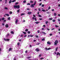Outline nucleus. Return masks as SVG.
Here are the masks:
<instances>
[{
    "label": "nucleus",
    "mask_w": 60,
    "mask_h": 60,
    "mask_svg": "<svg viewBox=\"0 0 60 60\" xmlns=\"http://www.w3.org/2000/svg\"><path fill=\"white\" fill-rule=\"evenodd\" d=\"M32 58V57L31 56L28 57H27L28 59H29V58Z\"/></svg>",
    "instance_id": "obj_18"
},
{
    "label": "nucleus",
    "mask_w": 60,
    "mask_h": 60,
    "mask_svg": "<svg viewBox=\"0 0 60 60\" xmlns=\"http://www.w3.org/2000/svg\"><path fill=\"white\" fill-rule=\"evenodd\" d=\"M25 14V13H22V14L21 15V16H23V15H24Z\"/></svg>",
    "instance_id": "obj_14"
},
{
    "label": "nucleus",
    "mask_w": 60,
    "mask_h": 60,
    "mask_svg": "<svg viewBox=\"0 0 60 60\" xmlns=\"http://www.w3.org/2000/svg\"><path fill=\"white\" fill-rule=\"evenodd\" d=\"M4 40L5 41H6L7 40V39H6L5 38H4Z\"/></svg>",
    "instance_id": "obj_57"
},
{
    "label": "nucleus",
    "mask_w": 60,
    "mask_h": 60,
    "mask_svg": "<svg viewBox=\"0 0 60 60\" xmlns=\"http://www.w3.org/2000/svg\"><path fill=\"white\" fill-rule=\"evenodd\" d=\"M42 34H46L44 32H42Z\"/></svg>",
    "instance_id": "obj_15"
},
{
    "label": "nucleus",
    "mask_w": 60,
    "mask_h": 60,
    "mask_svg": "<svg viewBox=\"0 0 60 60\" xmlns=\"http://www.w3.org/2000/svg\"><path fill=\"white\" fill-rule=\"evenodd\" d=\"M49 20H52V18H49Z\"/></svg>",
    "instance_id": "obj_26"
},
{
    "label": "nucleus",
    "mask_w": 60,
    "mask_h": 60,
    "mask_svg": "<svg viewBox=\"0 0 60 60\" xmlns=\"http://www.w3.org/2000/svg\"><path fill=\"white\" fill-rule=\"evenodd\" d=\"M59 52H57V55H59Z\"/></svg>",
    "instance_id": "obj_32"
},
{
    "label": "nucleus",
    "mask_w": 60,
    "mask_h": 60,
    "mask_svg": "<svg viewBox=\"0 0 60 60\" xmlns=\"http://www.w3.org/2000/svg\"><path fill=\"white\" fill-rule=\"evenodd\" d=\"M25 53H27V50H26L25 52Z\"/></svg>",
    "instance_id": "obj_62"
},
{
    "label": "nucleus",
    "mask_w": 60,
    "mask_h": 60,
    "mask_svg": "<svg viewBox=\"0 0 60 60\" xmlns=\"http://www.w3.org/2000/svg\"><path fill=\"white\" fill-rule=\"evenodd\" d=\"M48 23H49V22H48V21H46L45 22V23L46 24H48Z\"/></svg>",
    "instance_id": "obj_25"
},
{
    "label": "nucleus",
    "mask_w": 60,
    "mask_h": 60,
    "mask_svg": "<svg viewBox=\"0 0 60 60\" xmlns=\"http://www.w3.org/2000/svg\"><path fill=\"white\" fill-rule=\"evenodd\" d=\"M50 36H52V34H50Z\"/></svg>",
    "instance_id": "obj_58"
},
{
    "label": "nucleus",
    "mask_w": 60,
    "mask_h": 60,
    "mask_svg": "<svg viewBox=\"0 0 60 60\" xmlns=\"http://www.w3.org/2000/svg\"><path fill=\"white\" fill-rule=\"evenodd\" d=\"M33 16L34 17H36V16L35 15H33Z\"/></svg>",
    "instance_id": "obj_47"
},
{
    "label": "nucleus",
    "mask_w": 60,
    "mask_h": 60,
    "mask_svg": "<svg viewBox=\"0 0 60 60\" xmlns=\"http://www.w3.org/2000/svg\"><path fill=\"white\" fill-rule=\"evenodd\" d=\"M5 26L6 28H7L9 27V25H8V24H7L5 25Z\"/></svg>",
    "instance_id": "obj_6"
},
{
    "label": "nucleus",
    "mask_w": 60,
    "mask_h": 60,
    "mask_svg": "<svg viewBox=\"0 0 60 60\" xmlns=\"http://www.w3.org/2000/svg\"><path fill=\"white\" fill-rule=\"evenodd\" d=\"M7 41H10V39H7Z\"/></svg>",
    "instance_id": "obj_45"
},
{
    "label": "nucleus",
    "mask_w": 60,
    "mask_h": 60,
    "mask_svg": "<svg viewBox=\"0 0 60 60\" xmlns=\"http://www.w3.org/2000/svg\"><path fill=\"white\" fill-rule=\"evenodd\" d=\"M39 19L40 20H42V19H41V18H40Z\"/></svg>",
    "instance_id": "obj_63"
},
{
    "label": "nucleus",
    "mask_w": 60,
    "mask_h": 60,
    "mask_svg": "<svg viewBox=\"0 0 60 60\" xmlns=\"http://www.w3.org/2000/svg\"><path fill=\"white\" fill-rule=\"evenodd\" d=\"M11 49H11V48H9V51H10V50H11Z\"/></svg>",
    "instance_id": "obj_17"
},
{
    "label": "nucleus",
    "mask_w": 60,
    "mask_h": 60,
    "mask_svg": "<svg viewBox=\"0 0 60 60\" xmlns=\"http://www.w3.org/2000/svg\"><path fill=\"white\" fill-rule=\"evenodd\" d=\"M35 51H36L37 52H39V51H40V50L39 49V48H37L36 49Z\"/></svg>",
    "instance_id": "obj_3"
},
{
    "label": "nucleus",
    "mask_w": 60,
    "mask_h": 60,
    "mask_svg": "<svg viewBox=\"0 0 60 60\" xmlns=\"http://www.w3.org/2000/svg\"><path fill=\"white\" fill-rule=\"evenodd\" d=\"M54 16H56V13H55L54 14Z\"/></svg>",
    "instance_id": "obj_31"
},
{
    "label": "nucleus",
    "mask_w": 60,
    "mask_h": 60,
    "mask_svg": "<svg viewBox=\"0 0 60 60\" xmlns=\"http://www.w3.org/2000/svg\"><path fill=\"white\" fill-rule=\"evenodd\" d=\"M42 4V3H40L39 4V5L40 6H41V4Z\"/></svg>",
    "instance_id": "obj_55"
},
{
    "label": "nucleus",
    "mask_w": 60,
    "mask_h": 60,
    "mask_svg": "<svg viewBox=\"0 0 60 60\" xmlns=\"http://www.w3.org/2000/svg\"><path fill=\"white\" fill-rule=\"evenodd\" d=\"M26 35H25L24 36V37H26Z\"/></svg>",
    "instance_id": "obj_64"
},
{
    "label": "nucleus",
    "mask_w": 60,
    "mask_h": 60,
    "mask_svg": "<svg viewBox=\"0 0 60 60\" xmlns=\"http://www.w3.org/2000/svg\"><path fill=\"white\" fill-rule=\"evenodd\" d=\"M45 49L46 50H48V49H47V48H45Z\"/></svg>",
    "instance_id": "obj_61"
},
{
    "label": "nucleus",
    "mask_w": 60,
    "mask_h": 60,
    "mask_svg": "<svg viewBox=\"0 0 60 60\" xmlns=\"http://www.w3.org/2000/svg\"><path fill=\"white\" fill-rule=\"evenodd\" d=\"M28 34H30V31H28Z\"/></svg>",
    "instance_id": "obj_50"
},
{
    "label": "nucleus",
    "mask_w": 60,
    "mask_h": 60,
    "mask_svg": "<svg viewBox=\"0 0 60 60\" xmlns=\"http://www.w3.org/2000/svg\"><path fill=\"white\" fill-rule=\"evenodd\" d=\"M30 36L31 37H33V36H34V35H30Z\"/></svg>",
    "instance_id": "obj_27"
},
{
    "label": "nucleus",
    "mask_w": 60,
    "mask_h": 60,
    "mask_svg": "<svg viewBox=\"0 0 60 60\" xmlns=\"http://www.w3.org/2000/svg\"><path fill=\"white\" fill-rule=\"evenodd\" d=\"M36 2L35 1L34 3V4H33L34 5H35V4H36Z\"/></svg>",
    "instance_id": "obj_30"
},
{
    "label": "nucleus",
    "mask_w": 60,
    "mask_h": 60,
    "mask_svg": "<svg viewBox=\"0 0 60 60\" xmlns=\"http://www.w3.org/2000/svg\"><path fill=\"white\" fill-rule=\"evenodd\" d=\"M33 2L32 1H30V3H33Z\"/></svg>",
    "instance_id": "obj_28"
},
{
    "label": "nucleus",
    "mask_w": 60,
    "mask_h": 60,
    "mask_svg": "<svg viewBox=\"0 0 60 60\" xmlns=\"http://www.w3.org/2000/svg\"><path fill=\"white\" fill-rule=\"evenodd\" d=\"M26 2V0H24L23 2V3H25Z\"/></svg>",
    "instance_id": "obj_20"
},
{
    "label": "nucleus",
    "mask_w": 60,
    "mask_h": 60,
    "mask_svg": "<svg viewBox=\"0 0 60 60\" xmlns=\"http://www.w3.org/2000/svg\"><path fill=\"white\" fill-rule=\"evenodd\" d=\"M16 2V0H13L12 1V3H13V2Z\"/></svg>",
    "instance_id": "obj_36"
},
{
    "label": "nucleus",
    "mask_w": 60,
    "mask_h": 60,
    "mask_svg": "<svg viewBox=\"0 0 60 60\" xmlns=\"http://www.w3.org/2000/svg\"><path fill=\"white\" fill-rule=\"evenodd\" d=\"M9 13L11 14L12 13V12L11 11H10V12Z\"/></svg>",
    "instance_id": "obj_29"
},
{
    "label": "nucleus",
    "mask_w": 60,
    "mask_h": 60,
    "mask_svg": "<svg viewBox=\"0 0 60 60\" xmlns=\"http://www.w3.org/2000/svg\"><path fill=\"white\" fill-rule=\"evenodd\" d=\"M34 42H35V41H36V40H34Z\"/></svg>",
    "instance_id": "obj_60"
},
{
    "label": "nucleus",
    "mask_w": 60,
    "mask_h": 60,
    "mask_svg": "<svg viewBox=\"0 0 60 60\" xmlns=\"http://www.w3.org/2000/svg\"><path fill=\"white\" fill-rule=\"evenodd\" d=\"M51 48H49L47 49V50H49L50 49H51Z\"/></svg>",
    "instance_id": "obj_33"
},
{
    "label": "nucleus",
    "mask_w": 60,
    "mask_h": 60,
    "mask_svg": "<svg viewBox=\"0 0 60 60\" xmlns=\"http://www.w3.org/2000/svg\"><path fill=\"white\" fill-rule=\"evenodd\" d=\"M36 38H38V36L37 35H36Z\"/></svg>",
    "instance_id": "obj_53"
},
{
    "label": "nucleus",
    "mask_w": 60,
    "mask_h": 60,
    "mask_svg": "<svg viewBox=\"0 0 60 60\" xmlns=\"http://www.w3.org/2000/svg\"><path fill=\"white\" fill-rule=\"evenodd\" d=\"M12 2V1L11 0H10V1H9V4H11V3Z\"/></svg>",
    "instance_id": "obj_9"
},
{
    "label": "nucleus",
    "mask_w": 60,
    "mask_h": 60,
    "mask_svg": "<svg viewBox=\"0 0 60 60\" xmlns=\"http://www.w3.org/2000/svg\"><path fill=\"white\" fill-rule=\"evenodd\" d=\"M44 4L42 5V7H44Z\"/></svg>",
    "instance_id": "obj_40"
},
{
    "label": "nucleus",
    "mask_w": 60,
    "mask_h": 60,
    "mask_svg": "<svg viewBox=\"0 0 60 60\" xmlns=\"http://www.w3.org/2000/svg\"><path fill=\"white\" fill-rule=\"evenodd\" d=\"M35 23H36L37 24H39V22H35Z\"/></svg>",
    "instance_id": "obj_19"
},
{
    "label": "nucleus",
    "mask_w": 60,
    "mask_h": 60,
    "mask_svg": "<svg viewBox=\"0 0 60 60\" xmlns=\"http://www.w3.org/2000/svg\"><path fill=\"white\" fill-rule=\"evenodd\" d=\"M41 54H39V56H38L39 57H41Z\"/></svg>",
    "instance_id": "obj_37"
},
{
    "label": "nucleus",
    "mask_w": 60,
    "mask_h": 60,
    "mask_svg": "<svg viewBox=\"0 0 60 60\" xmlns=\"http://www.w3.org/2000/svg\"><path fill=\"white\" fill-rule=\"evenodd\" d=\"M22 33H23V34H26V32H24L23 31Z\"/></svg>",
    "instance_id": "obj_16"
},
{
    "label": "nucleus",
    "mask_w": 60,
    "mask_h": 60,
    "mask_svg": "<svg viewBox=\"0 0 60 60\" xmlns=\"http://www.w3.org/2000/svg\"><path fill=\"white\" fill-rule=\"evenodd\" d=\"M58 26H57L56 25H55V27H58Z\"/></svg>",
    "instance_id": "obj_54"
},
{
    "label": "nucleus",
    "mask_w": 60,
    "mask_h": 60,
    "mask_svg": "<svg viewBox=\"0 0 60 60\" xmlns=\"http://www.w3.org/2000/svg\"><path fill=\"white\" fill-rule=\"evenodd\" d=\"M11 34H14V32L13 31H11Z\"/></svg>",
    "instance_id": "obj_12"
},
{
    "label": "nucleus",
    "mask_w": 60,
    "mask_h": 60,
    "mask_svg": "<svg viewBox=\"0 0 60 60\" xmlns=\"http://www.w3.org/2000/svg\"><path fill=\"white\" fill-rule=\"evenodd\" d=\"M4 9L5 10H8V8L6 7Z\"/></svg>",
    "instance_id": "obj_35"
},
{
    "label": "nucleus",
    "mask_w": 60,
    "mask_h": 60,
    "mask_svg": "<svg viewBox=\"0 0 60 60\" xmlns=\"http://www.w3.org/2000/svg\"><path fill=\"white\" fill-rule=\"evenodd\" d=\"M34 5L33 4H32L31 5H30V7L31 8H34Z\"/></svg>",
    "instance_id": "obj_4"
},
{
    "label": "nucleus",
    "mask_w": 60,
    "mask_h": 60,
    "mask_svg": "<svg viewBox=\"0 0 60 60\" xmlns=\"http://www.w3.org/2000/svg\"><path fill=\"white\" fill-rule=\"evenodd\" d=\"M19 4V2H17V3H15V5H17V4Z\"/></svg>",
    "instance_id": "obj_38"
},
{
    "label": "nucleus",
    "mask_w": 60,
    "mask_h": 60,
    "mask_svg": "<svg viewBox=\"0 0 60 60\" xmlns=\"http://www.w3.org/2000/svg\"><path fill=\"white\" fill-rule=\"evenodd\" d=\"M2 20H4V18L3 17V18H2Z\"/></svg>",
    "instance_id": "obj_21"
},
{
    "label": "nucleus",
    "mask_w": 60,
    "mask_h": 60,
    "mask_svg": "<svg viewBox=\"0 0 60 60\" xmlns=\"http://www.w3.org/2000/svg\"><path fill=\"white\" fill-rule=\"evenodd\" d=\"M47 44H48L49 45H50V44H51V43L49 41L47 42Z\"/></svg>",
    "instance_id": "obj_5"
},
{
    "label": "nucleus",
    "mask_w": 60,
    "mask_h": 60,
    "mask_svg": "<svg viewBox=\"0 0 60 60\" xmlns=\"http://www.w3.org/2000/svg\"><path fill=\"white\" fill-rule=\"evenodd\" d=\"M38 34H39V33H40V31L38 30Z\"/></svg>",
    "instance_id": "obj_51"
},
{
    "label": "nucleus",
    "mask_w": 60,
    "mask_h": 60,
    "mask_svg": "<svg viewBox=\"0 0 60 60\" xmlns=\"http://www.w3.org/2000/svg\"><path fill=\"white\" fill-rule=\"evenodd\" d=\"M18 19H16V21H15V23H18Z\"/></svg>",
    "instance_id": "obj_10"
},
{
    "label": "nucleus",
    "mask_w": 60,
    "mask_h": 60,
    "mask_svg": "<svg viewBox=\"0 0 60 60\" xmlns=\"http://www.w3.org/2000/svg\"><path fill=\"white\" fill-rule=\"evenodd\" d=\"M58 41L57 40H56L54 42V45H57V43H58Z\"/></svg>",
    "instance_id": "obj_2"
},
{
    "label": "nucleus",
    "mask_w": 60,
    "mask_h": 60,
    "mask_svg": "<svg viewBox=\"0 0 60 60\" xmlns=\"http://www.w3.org/2000/svg\"><path fill=\"white\" fill-rule=\"evenodd\" d=\"M44 59V58H40V59H41V60H42V59Z\"/></svg>",
    "instance_id": "obj_48"
},
{
    "label": "nucleus",
    "mask_w": 60,
    "mask_h": 60,
    "mask_svg": "<svg viewBox=\"0 0 60 60\" xmlns=\"http://www.w3.org/2000/svg\"><path fill=\"white\" fill-rule=\"evenodd\" d=\"M57 20L58 21H60V19H58Z\"/></svg>",
    "instance_id": "obj_46"
},
{
    "label": "nucleus",
    "mask_w": 60,
    "mask_h": 60,
    "mask_svg": "<svg viewBox=\"0 0 60 60\" xmlns=\"http://www.w3.org/2000/svg\"><path fill=\"white\" fill-rule=\"evenodd\" d=\"M54 29H55V28H53L51 29V30H54Z\"/></svg>",
    "instance_id": "obj_56"
},
{
    "label": "nucleus",
    "mask_w": 60,
    "mask_h": 60,
    "mask_svg": "<svg viewBox=\"0 0 60 60\" xmlns=\"http://www.w3.org/2000/svg\"><path fill=\"white\" fill-rule=\"evenodd\" d=\"M51 9V8L50 7H49L48 8V10H49V9Z\"/></svg>",
    "instance_id": "obj_34"
},
{
    "label": "nucleus",
    "mask_w": 60,
    "mask_h": 60,
    "mask_svg": "<svg viewBox=\"0 0 60 60\" xmlns=\"http://www.w3.org/2000/svg\"><path fill=\"white\" fill-rule=\"evenodd\" d=\"M38 15L39 17H41V16L40 15Z\"/></svg>",
    "instance_id": "obj_42"
},
{
    "label": "nucleus",
    "mask_w": 60,
    "mask_h": 60,
    "mask_svg": "<svg viewBox=\"0 0 60 60\" xmlns=\"http://www.w3.org/2000/svg\"><path fill=\"white\" fill-rule=\"evenodd\" d=\"M19 41H21V39H19Z\"/></svg>",
    "instance_id": "obj_59"
},
{
    "label": "nucleus",
    "mask_w": 60,
    "mask_h": 60,
    "mask_svg": "<svg viewBox=\"0 0 60 60\" xmlns=\"http://www.w3.org/2000/svg\"><path fill=\"white\" fill-rule=\"evenodd\" d=\"M45 40V38H43L42 39V41H43Z\"/></svg>",
    "instance_id": "obj_11"
},
{
    "label": "nucleus",
    "mask_w": 60,
    "mask_h": 60,
    "mask_svg": "<svg viewBox=\"0 0 60 60\" xmlns=\"http://www.w3.org/2000/svg\"><path fill=\"white\" fill-rule=\"evenodd\" d=\"M58 49V47H57L56 48V51H57V49Z\"/></svg>",
    "instance_id": "obj_22"
},
{
    "label": "nucleus",
    "mask_w": 60,
    "mask_h": 60,
    "mask_svg": "<svg viewBox=\"0 0 60 60\" xmlns=\"http://www.w3.org/2000/svg\"><path fill=\"white\" fill-rule=\"evenodd\" d=\"M27 5H30V3H27Z\"/></svg>",
    "instance_id": "obj_24"
},
{
    "label": "nucleus",
    "mask_w": 60,
    "mask_h": 60,
    "mask_svg": "<svg viewBox=\"0 0 60 60\" xmlns=\"http://www.w3.org/2000/svg\"><path fill=\"white\" fill-rule=\"evenodd\" d=\"M28 31V30L27 29H26L25 30L26 32H27V31Z\"/></svg>",
    "instance_id": "obj_23"
},
{
    "label": "nucleus",
    "mask_w": 60,
    "mask_h": 60,
    "mask_svg": "<svg viewBox=\"0 0 60 60\" xmlns=\"http://www.w3.org/2000/svg\"><path fill=\"white\" fill-rule=\"evenodd\" d=\"M42 11H43L44 12H45V10H44V9H43L42 10Z\"/></svg>",
    "instance_id": "obj_41"
},
{
    "label": "nucleus",
    "mask_w": 60,
    "mask_h": 60,
    "mask_svg": "<svg viewBox=\"0 0 60 60\" xmlns=\"http://www.w3.org/2000/svg\"><path fill=\"white\" fill-rule=\"evenodd\" d=\"M53 22H55L56 21V20H52Z\"/></svg>",
    "instance_id": "obj_44"
},
{
    "label": "nucleus",
    "mask_w": 60,
    "mask_h": 60,
    "mask_svg": "<svg viewBox=\"0 0 60 60\" xmlns=\"http://www.w3.org/2000/svg\"><path fill=\"white\" fill-rule=\"evenodd\" d=\"M14 8H16L17 9H19V8H20V6H19V5H18V6L17 5H14Z\"/></svg>",
    "instance_id": "obj_1"
},
{
    "label": "nucleus",
    "mask_w": 60,
    "mask_h": 60,
    "mask_svg": "<svg viewBox=\"0 0 60 60\" xmlns=\"http://www.w3.org/2000/svg\"><path fill=\"white\" fill-rule=\"evenodd\" d=\"M18 46L19 45V42H18Z\"/></svg>",
    "instance_id": "obj_49"
},
{
    "label": "nucleus",
    "mask_w": 60,
    "mask_h": 60,
    "mask_svg": "<svg viewBox=\"0 0 60 60\" xmlns=\"http://www.w3.org/2000/svg\"><path fill=\"white\" fill-rule=\"evenodd\" d=\"M5 15H6V16L7 17H9V16H10V15H9V14H5Z\"/></svg>",
    "instance_id": "obj_8"
},
{
    "label": "nucleus",
    "mask_w": 60,
    "mask_h": 60,
    "mask_svg": "<svg viewBox=\"0 0 60 60\" xmlns=\"http://www.w3.org/2000/svg\"><path fill=\"white\" fill-rule=\"evenodd\" d=\"M20 11V9H19L17 10V12H18V13H19V12Z\"/></svg>",
    "instance_id": "obj_13"
},
{
    "label": "nucleus",
    "mask_w": 60,
    "mask_h": 60,
    "mask_svg": "<svg viewBox=\"0 0 60 60\" xmlns=\"http://www.w3.org/2000/svg\"><path fill=\"white\" fill-rule=\"evenodd\" d=\"M8 20H10V17H9L8 18Z\"/></svg>",
    "instance_id": "obj_43"
},
{
    "label": "nucleus",
    "mask_w": 60,
    "mask_h": 60,
    "mask_svg": "<svg viewBox=\"0 0 60 60\" xmlns=\"http://www.w3.org/2000/svg\"><path fill=\"white\" fill-rule=\"evenodd\" d=\"M32 13V12H29L27 13L28 14H29V15H30Z\"/></svg>",
    "instance_id": "obj_7"
},
{
    "label": "nucleus",
    "mask_w": 60,
    "mask_h": 60,
    "mask_svg": "<svg viewBox=\"0 0 60 60\" xmlns=\"http://www.w3.org/2000/svg\"><path fill=\"white\" fill-rule=\"evenodd\" d=\"M34 19H35V21H37V20H36V18L35 17L34 18Z\"/></svg>",
    "instance_id": "obj_39"
},
{
    "label": "nucleus",
    "mask_w": 60,
    "mask_h": 60,
    "mask_svg": "<svg viewBox=\"0 0 60 60\" xmlns=\"http://www.w3.org/2000/svg\"><path fill=\"white\" fill-rule=\"evenodd\" d=\"M7 0H5V4H6V3H7Z\"/></svg>",
    "instance_id": "obj_52"
}]
</instances>
